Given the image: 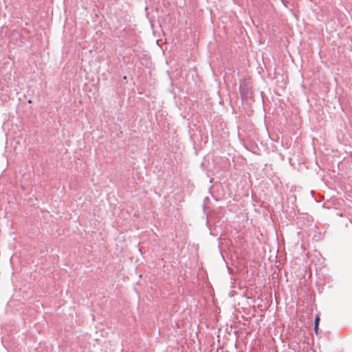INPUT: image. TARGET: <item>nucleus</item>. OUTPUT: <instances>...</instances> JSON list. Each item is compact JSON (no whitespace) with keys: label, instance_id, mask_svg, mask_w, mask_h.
<instances>
[{"label":"nucleus","instance_id":"obj_1","mask_svg":"<svg viewBox=\"0 0 352 352\" xmlns=\"http://www.w3.org/2000/svg\"><path fill=\"white\" fill-rule=\"evenodd\" d=\"M319 321H320V317L318 315H317L315 318V321H314V331H315L316 334L318 333Z\"/></svg>","mask_w":352,"mask_h":352}]
</instances>
